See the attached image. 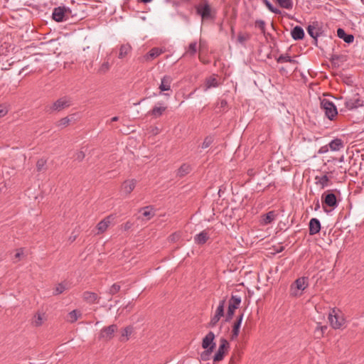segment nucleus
Masks as SVG:
<instances>
[{
    "mask_svg": "<svg viewBox=\"0 0 364 364\" xmlns=\"http://www.w3.org/2000/svg\"><path fill=\"white\" fill-rule=\"evenodd\" d=\"M209 238L210 237L208 232L203 230L194 237V241L197 245H202L206 243Z\"/></svg>",
    "mask_w": 364,
    "mask_h": 364,
    "instance_id": "obj_20",
    "label": "nucleus"
},
{
    "mask_svg": "<svg viewBox=\"0 0 364 364\" xmlns=\"http://www.w3.org/2000/svg\"><path fill=\"white\" fill-rule=\"evenodd\" d=\"M166 109H167V107L154 106L153 107V109L151 111H149V114L150 115H151L152 117L157 118V117H161L164 114V112L166 110Z\"/></svg>",
    "mask_w": 364,
    "mask_h": 364,
    "instance_id": "obj_26",
    "label": "nucleus"
},
{
    "mask_svg": "<svg viewBox=\"0 0 364 364\" xmlns=\"http://www.w3.org/2000/svg\"><path fill=\"white\" fill-rule=\"evenodd\" d=\"M46 164V161L43 159H40L37 161L36 163V169L38 172H41L43 170H45V166Z\"/></svg>",
    "mask_w": 364,
    "mask_h": 364,
    "instance_id": "obj_43",
    "label": "nucleus"
},
{
    "mask_svg": "<svg viewBox=\"0 0 364 364\" xmlns=\"http://www.w3.org/2000/svg\"><path fill=\"white\" fill-rule=\"evenodd\" d=\"M215 336L213 331H209L208 334L202 339L201 346L203 349L214 350L216 347L215 342Z\"/></svg>",
    "mask_w": 364,
    "mask_h": 364,
    "instance_id": "obj_9",
    "label": "nucleus"
},
{
    "mask_svg": "<svg viewBox=\"0 0 364 364\" xmlns=\"http://www.w3.org/2000/svg\"><path fill=\"white\" fill-rule=\"evenodd\" d=\"M356 97H353L350 99L347 100L345 102V107L348 109H353L355 108H358L359 107H361L363 105V102L361 100L358 96V94H356Z\"/></svg>",
    "mask_w": 364,
    "mask_h": 364,
    "instance_id": "obj_13",
    "label": "nucleus"
},
{
    "mask_svg": "<svg viewBox=\"0 0 364 364\" xmlns=\"http://www.w3.org/2000/svg\"><path fill=\"white\" fill-rule=\"evenodd\" d=\"M230 343L228 341L224 338H220L218 349L213 355V361L218 363L223 360L228 353Z\"/></svg>",
    "mask_w": 364,
    "mask_h": 364,
    "instance_id": "obj_6",
    "label": "nucleus"
},
{
    "mask_svg": "<svg viewBox=\"0 0 364 364\" xmlns=\"http://www.w3.org/2000/svg\"><path fill=\"white\" fill-rule=\"evenodd\" d=\"M70 122V119L68 117H63L56 122V126L65 127L69 125Z\"/></svg>",
    "mask_w": 364,
    "mask_h": 364,
    "instance_id": "obj_44",
    "label": "nucleus"
},
{
    "mask_svg": "<svg viewBox=\"0 0 364 364\" xmlns=\"http://www.w3.org/2000/svg\"><path fill=\"white\" fill-rule=\"evenodd\" d=\"M241 304V298L240 296H236V295H232L230 299L228 301V311L225 315V322H230L234 315L235 311L236 309H237Z\"/></svg>",
    "mask_w": 364,
    "mask_h": 364,
    "instance_id": "obj_5",
    "label": "nucleus"
},
{
    "mask_svg": "<svg viewBox=\"0 0 364 364\" xmlns=\"http://www.w3.org/2000/svg\"><path fill=\"white\" fill-rule=\"evenodd\" d=\"M191 171V167L187 164H183L178 169L177 176L179 177H183L188 174Z\"/></svg>",
    "mask_w": 364,
    "mask_h": 364,
    "instance_id": "obj_28",
    "label": "nucleus"
},
{
    "mask_svg": "<svg viewBox=\"0 0 364 364\" xmlns=\"http://www.w3.org/2000/svg\"><path fill=\"white\" fill-rule=\"evenodd\" d=\"M162 53V50L159 48H151L146 55H144L141 58L144 61L151 60L158 56H159Z\"/></svg>",
    "mask_w": 364,
    "mask_h": 364,
    "instance_id": "obj_19",
    "label": "nucleus"
},
{
    "mask_svg": "<svg viewBox=\"0 0 364 364\" xmlns=\"http://www.w3.org/2000/svg\"><path fill=\"white\" fill-rule=\"evenodd\" d=\"M196 14L199 15L203 21H215L217 11L213 8L208 1H200L195 6Z\"/></svg>",
    "mask_w": 364,
    "mask_h": 364,
    "instance_id": "obj_3",
    "label": "nucleus"
},
{
    "mask_svg": "<svg viewBox=\"0 0 364 364\" xmlns=\"http://www.w3.org/2000/svg\"><path fill=\"white\" fill-rule=\"evenodd\" d=\"M171 82L172 77L170 75H164L159 87L161 92L170 90Z\"/></svg>",
    "mask_w": 364,
    "mask_h": 364,
    "instance_id": "obj_22",
    "label": "nucleus"
},
{
    "mask_svg": "<svg viewBox=\"0 0 364 364\" xmlns=\"http://www.w3.org/2000/svg\"><path fill=\"white\" fill-rule=\"evenodd\" d=\"M213 141H214V136H211V135L207 136L204 139L203 142L202 143L201 148L202 149H206V148L209 147L212 144Z\"/></svg>",
    "mask_w": 364,
    "mask_h": 364,
    "instance_id": "obj_37",
    "label": "nucleus"
},
{
    "mask_svg": "<svg viewBox=\"0 0 364 364\" xmlns=\"http://www.w3.org/2000/svg\"><path fill=\"white\" fill-rule=\"evenodd\" d=\"M68 315H69L70 323H74L77 320L78 317L81 316L82 314L80 311H78L77 309H74V310L71 311L68 314Z\"/></svg>",
    "mask_w": 364,
    "mask_h": 364,
    "instance_id": "obj_35",
    "label": "nucleus"
},
{
    "mask_svg": "<svg viewBox=\"0 0 364 364\" xmlns=\"http://www.w3.org/2000/svg\"><path fill=\"white\" fill-rule=\"evenodd\" d=\"M225 304V299H224L220 301L219 305L215 311V314L223 317L224 316Z\"/></svg>",
    "mask_w": 364,
    "mask_h": 364,
    "instance_id": "obj_36",
    "label": "nucleus"
},
{
    "mask_svg": "<svg viewBox=\"0 0 364 364\" xmlns=\"http://www.w3.org/2000/svg\"><path fill=\"white\" fill-rule=\"evenodd\" d=\"M289 55L288 54L286 55H280L278 58H277V63H288L289 60Z\"/></svg>",
    "mask_w": 364,
    "mask_h": 364,
    "instance_id": "obj_49",
    "label": "nucleus"
},
{
    "mask_svg": "<svg viewBox=\"0 0 364 364\" xmlns=\"http://www.w3.org/2000/svg\"><path fill=\"white\" fill-rule=\"evenodd\" d=\"M318 26V21H314L312 24L309 25L306 27V31L309 35L313 38L315 37H318V33H316L315 28Z\"/></svg>",
    "mask_w": 364,
    "mask_h": 364,
    "instance_id": "obj_33",
    "label": "nucleus"
},
{
    "mask_svg": "<svg viewBox=\"0 0 364 364\" xmlns=\"http://www.w3.org/2000/svg\"><path fill=\"white\" fill-rule=\"evenodd\" d=\"M255 26L258 27L263 34H265V22L263 20H257L255 21Z\"/></svg>",
    "mask_w": 364,
    "mask_h": 364,
    "instance_id": "obj_48",
    "label": "nucleus"
},
{
    "mask_svg": "<svg viewBox=\"0 0 364 364\" xmlns=\"http://www.w3.org/2000/svg\"><path fill=\"white\" fill-rule=\"evenodd\" d=\"M120 289L121 286L119 284V283H114L110 287L108 291V294L112 296L114 295L120 291Z\"/></svg>",
    "mask_w": 364,
    "mask_h": 364,
    "instance_id": "obj_39",
    "label": "nucleus"
},
{
    "mask_svg": "<svg viewBox=\"0 0 364 364\" xmlns=\"http://www.w3.org/2000/svg\"><path fill=\"white\" fill-rule=\"evenodd\" d=\"M263 2L265 4L266 6L270 11H272L276 14H282V11L279 9L274 7L272 5V4H271L270 1H263Z\"/></svg>",
    "mask_w": 364,
    "mask_h": 364,
    "instance_id": "obj_42",
    "label": "nucleus"
},
{
    "mask_svg": "<svg viewBox=\"0 0 364 364\" xmlns=\"http://www.w3.org/2000/svg\"><path fill=\"white\" fill-rule=\"evenodd\" d=\"M257 172L258 171L255 170V168H249L247 171V173L250 178H252L257 174Z\"/></svg>",
    "mask_w": 364,
    "mask_h": 364,
    "instance_id": "obj_54",
    "label": "nucleus"
},
{
    "mask_svg": "<svg viewBox=\"0 0 364 364\" xmlns=\"http://www.w3.org/2000/svg\"><path fill=\"white\" fill-rule=\"evenodd\" d=\"M205 350L203 351L201 353H200V359L202 360H204V361H206V360H208L210 358V355L211 354L213 353V352L214 350H209V349H204Z\"/></svg>",
    "mask_w": 364,
    "mask_h": 364,
    "instance_id": "obj_40",
    "label": "nucleus"
},
{
    "mask_svg": "<svg viewBox=\"0 0 364 364\" xmlns=\"http://www.w3.org/2000/svg\"><path fill=\"white\" fill-rule=\"evenodd\" d=\"M315 179L316 181V183L321 185V188L326 187L328 185V182L330 181L327 175H323L322 176H316Z\"/></svg>",
    "mask_w": 364,
    "mask_h": 364,
    "instance_id": "obj_31",
    "label": "nucleus"
},
{
    "mask_svg": "<svg viewBox=\"0 0 364 364\" xmlns=\"http://www.w3.org/2000/svg\"><path fill=\"white\" fill-rule=\"evenodd\" d=\"M288 63H293V64H297L298 62L294 59L291 58V57H289V60H288Z\"/></svg>",
    "mask_w": 364,
    "mask_h": 364,
    "instance_id": "obj_64",
    "label": "nucleus"
},
{
    "mask_svg": "<svg viewBox=\"0 0 364 364\" xmlns=\"http://www.w3.org/2000/svg\"><path fill=\"white\" fill-rule=\"evenodd\" d=\"M242 318H243V313H242L240 315H239L236 320L235 321V322H238L240 323V324L242 323Z\"/></svg>",
    "mask_w": 364,
    "mask_h": 364,
    "instance_id": "obj_62",
    "label": "nucleus"
},
{
    "mask_svg": "<svg viewBox=\"0 0 364 364\" xmlns=\"http://www.w3.org/2000/svg\"><path fill=\"white\" fill-rule=\"evenodd\" d=\"M277 214L274 210H271L261 216L260 223L263 225L272 223L276 218Z\"/></svg>",
    "mask_w": 364,
    "mask_h": 364,
    "instance_id": "obj_18",
    "label": "nucleus"
},
{
    "mask_svg": "<svg viewBox=\"0 0 364 364\" xmlns=\"http://www.w3.org/2000/svg\"><path fill=\"white\" fill-rule=\"evenodd\" d=\"M131 50L132 46L129 43L122 44L119 48L118 58L119 59L125 58Z\"/></svg>",
    "mask_w": 364,
    "mask_h": 364,
    "instance_id": "obj_24",
    "label": "nucleus"
},
{
    "mask_svg": "<svg viewBox=\"0 0 364 364\" xmlns=\"http://www.w3.org/2000/svg\"><path fill=\"white\" fill-rule=\"evenodd\" d=\"M308 277H302L296 279L291 285V294L297 296L298 290H304L308 287Z\"/></svg>",
    "mask_w": 364,
    "mask_h": 364,
    "instance_id": "obj_8",
    "label": "nucleus"
},
{
    "mask_svg": "<svg viewBox=\"0 0 364 364\" xmlns=\"http://www.w3.org/2000/svg\"><path fill=\"white\" fill-rule=\"evenodd\" d=\"M321 225L320 221L315 218L310 220L309 223V232L310 235L318 234L321 231Z\"/></svg>",
    "mask_w": 364,
    "mask_h": 364,
    "instance_id": "obj_14",
    "label": "nucleus"
},
{
    "mask_svg": "<svg viewBox=\"0 0 364 364\" xmlns=\"http://www.w3.org/2000/svg\"><path fill=\"white\" fill-rule=\"evenodd\" d=\"M251 38V35L248 33H243L240 32L237 36V42L242 44V46H245V43L249 41Z\"/></svg>",
    "mask_w": 364,
    "mask_h": 364,
    "instance_id": "obj_34",
    "label": "nucleus"
},
{
    "mask_svg": "<svg viewBox=\"0 0 364 364\" xmlns=\"http://www.w3.org/2000/svg\"><path fill=\"white\" fill-rule=\"evenodd\" d=\"M218 105H220V107H219L220 108V110H219L220 112L224 111V109L228 107V102H227L226 100H224V99L221 100L218 102Z\"/></svg>",
    "mask_w": 364,
    "mask_h": 364,
    "instance_id": "obj_51",
    "label": "nucleus"
},
{
    "mask_svg": "<svg viewBox=\"0 0 364 364\" xmlns=\"http://www.w3.org/2000/svg\"><path fill=\"white\" fill-rule=\"evenodd\" d=\"M133 330L134 328L132 326L125 327L122 331L120 341H127L128 340V336L132 333Z\"/></svg>",
    "mask_w": 364,
    "mask_h": 364,
    "instance_id": "obj_30",
    "label": "nucleus"
},
{
    "mask_svg": "<svg viewBox=\"0 0 364 364\" xmlns=\"http://www.w3.org/2000/svg\"><path fill=\"white\" fill-rule=\"evenodd\" d=\"M314 204H315L314 210H315L316 211L320 209V203H319L318 199H316V200L314 201Z\"/></svg>",
    "mask_w": 364,
    "mask_h": 364,
    "instance_id": "obj_61",
    "label": "nucleus"
},
{
    "mask_svg": "<svg viewBox=\"0 0 364 364\" xmlns=\"http://www.w3.org/2000/svg\"><path fill=\"white\" fill-rule=\"evenodd\" d=\"M291 36L294 41H301L304 38L305 33L302 27L296 26L291 29Z\"/></svg>",
    "mask_w": 364,
    "mask_h": 364,
    "instance_id": "obj_17",
    "label": "nucleus"
},
{
    "mask_svg": "<svg viewBox=\"0 0 364 364\" xmlns=\"http://www.w3.org/2000/svg\"><path fill=\"white\" fill-rule=\"evenodd\" d=\"M178 237V235L176 234V233H173L172 235H171L169 236V240L171 241V242H174L176 241V240Z\"/></svg>",
    "mask_w": 364,
    "mask_h": 364,
    "instance_id": "obj_59",
    "label": "nucleus"
},
{
    "mask_svg": "<svg viewBox=\"0 0 364 364\" xmlns=\"http://www.w3.org/2000/svg\"><path fill=\"white\" fill-rule=\"evenodd\" d=\"M328 148H329L328 145H326V146H321L320 148V149L318 150V154L326 153L328 151Z\"/></svg>",
    "mask_w": 364,
    "mask_h": 364,
    "instance_id": "obj_58",
    "label": "nucleus"
},
{
    "mask_svg": "<svg viewBox=\"0 0 364 364\" xmlns=\"http://www.w3.org/2000/svg\"><path fill=\"white\" fill-rule=\"evenodd\" d=\"M8 113L7 107L5 105H0V118Z\"/></svg>",
    "mask_w": 364,
    "mask_h": 364,
    "instance_id": "obj_52",
    "label": "nucleus"
},
{
    "mask_svg": "<svg viewBox=\"0 0 364 364\" xmlns=\"http://www.w3.org/2000/svg\"><path fill=\"white\" fill-rule=\"evenodd\" d=\"M44 314H41L40 313H38L36 314L34 317H33V323L36 326H40L42 325L43 323V317Z\"/></svg>",
    "mask_w": 364,
    "mask_h": 364,
    "instance_id": "obj_38",
    "label": "nucleus"
},
{
    "mask_svg": "<svg viewBox=\"0 0 364 364\" xmlns=\"http://www.w3.org/2000/svg\"><path fill=\"white\" fill-rule=\"evenodd\" d=\"M337 36L348 44L353 43L355 39L353 34L346 33L345 30L342 28H338L337 29Z\"/></svg>",
    "mask_w": 364,
    "mask_h": 364,
    "instance_id": "obj_15",
    "label": "nucleus"
},
{
    "mask_svg": "<svg viewBox=\"0 0 364 364\" xmlns=\"http://www.w3.org/2000/svg\"><path fill=\"white\" fill-rule=\"evenodd\" d=\"M328 320L332 327L335 329L341 328L345 323V319L336 313L335 310H333L332 313L329 314Z\"/></svg>",
    "mask_w": 364,
    "mask_h": 364,
    "instance_id": "obj_11",
    "label": "nucleus"
},
{
    "mask_svg": "<svg viewBox=\"0 0 364 364\" xmlns=\"http://www.w3.org/2000/svg\"><path fill=\"white\" fill-rule=\"evenodd\" d=\"M316 33H318V37L322 36L323 33V30L322 29V27L320 26L319 23L318 22V26H316V28H315Z\"/></svg>",
    "mask_w": 364,
    "mask_h": 364,
    "instance_id": "obj_57",
    "label": "nucleus"
},
{
    "mask_svg": "<svg viewBox=\"0 0 364 364\" xmlns=\"http://www.w3.org/2000/svg\"><path fill=\"white\" fill-rule=\"evenodd\" d=\"M112 215H109L107 217H106L105 219H103L102 220H101L97 225V230L99 231V233H102L104 232L105 231H106V230L107 229L110 222H111V218H112Z\"/></svg>",
    "mask_w": 364,
    "mask_h": 364,
    "instance_id": "obj_23",
    "label": "nucleus"
},
{
    "mask_svg": "<svg viewBox=\"0 0 364 364\" xmlns=\"http://www.w3.org/2000/svg\"><path fill=\"white\" fill-rule=\"evenodd\" d=\"M313 39H314L313 43L316 46L318 47L321 50H323L322 47L321 46H318V37L313 38Z\"/></svg>",
    "mask_w": 364,
    "mask_h": 364,
    "instance_id": "obj_63",
    "label": "nucleus"
},
{
    "mask_svg": "<svg viewBox=\"0 0 364 364\" xmlns=\"http://www.w3.org/2000/svg\"><path fill=\"white\" fill-rule=\"evenodd\" d=\"M241 324L238 322L233 323V325L232 326V332L230 335V339L232 341L236 339L240 333V329Z\"/></svg>",
    "mask_w": 364,
    "mask_h": 364,
    "instance_id": "obj_32",
    "label": "nucleus"
},
{
    "mask_svg": "<svg viewBox=\"0 0 364 364\" xmlns=\"http://www.w3.org/2000/svg\"><path fill=\"white\" fill-rule=\"evenodd\" d=\"M109 63L107 62L102 63L100 69V71L105 73L109 69Z\"/></svg>",
    "mask_w": 364,
    "mask_h": 364,
    "instance_id": "obj_56",
    "label": "nucleus"
},
{
    "mask_svg": "<svg viewBox=\"0 0 364 364\" xmlns=\"http://www.w3.org/2000/svg\"><path fill=\"white\" fill-rule=\"evenodd\" d=\"M23 250L22 248H20L17 250V252L15 254L14 257L16 259H18V260H20L21 257L23 255Z\"/></svg>",
    "mask_w": 364,
    "mask_h": 364,
    "instance_id": "obj_55",
    "label": "nucleus"
},
{
    "mask_svg": "<svg viewBox=\"0 0 364 364\" xmlns=\"http://www.w3.org/2000/svg\"><path fill=\"white\" fill-rule=\"evenodd\" d=\"M197 52V43L192 42L189 44L188 46V53L191 55H194Z\"/></svg>",
    "mask_w": 364,
    "mask_h": 364,
    "instance_id": "obj_46",
    "label": "nucleus"
},
{
    "mask_svg": "<svg viewBox=\"0 0 364 364\" xmlns=\"http://www.w3.org/2000/svg\"><path fill=\"white\" fill-rule=\"evenodd\" d=\"M321 108L324 111L326 117L329 120H334L335 117L338 115L336 106L329 100H321Z\"/></svg>",
    "mask_w": 364,
    "mask_h": 364,
    "instance_id": "obj_4",
    "label": "nucleus"
},
{
    "mask_svg": "<svg viewBox=\"0 0 364 364\" xmlns=\"http://www.w3.org/2000/svg\"><path fill=\"white\" fill-rule=\"evenodd\" d=\"M82 15L73 11L70 8L65 6H60L53 9L52 19L55 22L60 23L67 21L69 17L78 16L82 19Z\"/></svg>",
    "mask_w": 364,
    "mask_h": 364,
    "instance_id": "obj_2",
    "label": "nucleus"
},
{
    "mask_svg": "<svg viewBox=\"0 0 364 364\" xmlns=\"http://www.w3.org/2000/svg\"><path fill=\"white\" fill-rule=\"evenodd\" d=\"M82 298L85 302L90 304L98 303L100 299L96 293L88 291L83 293Z\"/></svg>",
    "mask_w": 364,
    "mask_h": 364,
    "instance_id": "obj_16",
    "label": "nucleus"
},
{
    "mask_svg": "<svg viewBox=\"0 0 364 364\" xmlns=\"http://www.w3.org/2000/svg\"><path fill=\"white\" fill-rule=\"evenodd\" d=\"M71 105V102L66 97H61L56 100L51 106H46V112L52 113L54 111L60 112Z\"/></svg>",
    "mask_w": 364,
    "mask_h": 364,
    "instance_id": "obj_7",
    "label": "nucleus"
},
{
    "mask_svg": "<svg viewBox=\"0 0 364 364\" xmlns=\"http://www.w3.org/2000/svg\"><path fill=\"white\" fill-rule=\"evenodd\" d=\"M282 8L291 9L293 7V1H277Z\"/></svg>",
    "mask_w": 364,
    "mask_h": 364,
    "instance_id": "obj_47",
    "label": "nucleus"
},
{
    "mask_svg": "<svg viewBox=\"0 0 364 364\" xmlns=\"http://www.w3.org/2000/svg\"><path fill=\"white\" fill-rule=\"evenodd\" d=\"M85 154L82 151H77L74 156L75 160H77L78 161H82L85 159Z\"/></svg>",
    "mask_w": 364,
    "mask_h": 364,
    "instance_id": "obj_50",
    "label": "nucleus"
},
{
    "mask_svg": "<svg viewBox=\"0 0 364 364\" xmlns=\"http://www.w3.org/2000/svg\"><path fill=\"white\" fill-rule=\"evenodd\" d=\"M154 208L151 205L146 206L144 208H141L139 210V212L142 213V215L146 218V219H150L152 217L154 216L155 213L153 211Z\"/></svg>",
    "mask_w": 364,
    "mask_h": 364,
    "instance_id": "obj_27",
    "label": "nucleus"
},
{
    "mask_svg": "<svg viewBox=\"0 0 364 364\" xmlns=\"http://www.w3.org/2000/svg\"><path fill=\"white\" fill-rule=\"evenodd\" d=\"M328 145L331 151H339L344 146L343 140L338 138L332 140Z\"/></svg>",
    "mask_w": 364,
    "mask_h": 364,
    "instance_id": "obj_25",
    "label": "nucleus"
},
{
    "mask_svg": "<svg viewBox=\"0 0 364 364\" xmlns=\"http://www.w3.org/2000/svg\"><path fill=\"white\" fill-rule=\"evenodd\" d=\"M132 226V223H130V222H127L125 224H124V230H128L129 229H130Z\"/></svg>",
    "mask_w": 364,
    "mask_h": 364,
    "instance_id": "obj_60",
    "label": "nucleus"
},
{
    "mask_svg": "<svg viewBox=\"0 0 364 364\" xmlns=\"http://www.w3.org/2000/svg\"><path fill=\"white\" fill-rule=\"evenodd\" d=\"M136 179L124 181L121 186V191L126 196L130 194L136 187Z\"/></svg>",
    "mask_w": 364,
    "mask_h": 364,
    "instance_id": "obj_12",
    "label": "nucleus"
},
{
    "mask_svg": "<svg viewBox=\"0 0 364 364\" xmlns=\"http://www.w3.org/2000/svg\"><path fill=\"white\" fill-rule=\"evenodd\" d=\"M240 353L238 350L233 352L230 360V364H234L235 363L239 361L240 360Z\"/></svg>",
    "mask_w": 364,
    "mask_h": 364,
    "instance_id": "obj_45",
    "label": "nucleus"
},
{
    "mask_svg": "<svg viewBox=\"0 0 364 364\" xmlns=\"http://www.w3.org/2000/svg\"><path fill=\"white\" fill-rule=\"evenodd\" d=\"M68 289V283L65 282H63L57 284V286L54 289L53 294L54 296H57L63 293Z\"/></svg>",
    "mask_w": 364,
    "mask_h": 364,
    "instance_id": "obj_29",
    "label": "nucleus"
},
{
    "mask_svg": "<svg viewBox=\"0 0 364 364\" xmlns=\"http://www.w3.org/2000/svg\"><path fill=\"white\" fill-rule=\"evenodd\" d=\"M341 195L340 191L337 189L327 190L321 196L322 207L326 213H329L338 207L340 200L338 198Z\"/></svg>",
    "mask_w": 364,
    "mask_h": 364,
    "instance_id": "obj_1",
    "label": "nucleus"
},
{
    "mask_svg": "<svg viewBox=\"0 0 364 364\" xmlns=\"http://www.w3.org/2000/svg\"><path fill=\"white\" fill-rule=\"evenodd\" d=\"M219 85V82L215 76H210L205 80L203 85V90L207 91L211 87H217Z\"/></svg>",
    "mask_w": 364,
    "mask_h": 364,
    "instance_id": "obj_21",
    "label": "nucleus"
},
{
    "mask_svg": "<svg viewBox=\"0 0 364 364\" xmlns=\"http://www.w3.org/2000/svg\"><path fill=\"white\" fill-rule=\"evenodd\" d=\"M342 58L343 55L332 54L329 60L332 63V64H335L336 60H340Z\"/></svg>",
    "mask_w": 364,
    "mask_h": 364,
    "instance_id": "obj_53",
    "label": "nucleus"
},
{
    "mask_svg": "<svg viewBox=\"0 0 364 364\" xmlns=\"http://www.w3.org/2000/svg\"><path fill=\"white\" fill-rule=\"evenodd\" d=\"M221 316L215 314L210 319V322L208 323V328H213L216 326L217 323L220 321Z\"/></svg>",
    "mask_w": 364,
    "mask_h": 364,
    "instance_id": "obj_41",
    "label": "nucleus"
},
{
    "mask_svg": "<svg viewBox=\"0 0 364 364\" xmlns=\"http://www.w3.org/2000/svg\"><path fill=\"white\" fill-rule=\"evenodd\" d=\"M117 330V326L116 324H112L109 326L104 327L100 333V338L105 341H109L114 337V333Z\"/></svg>",
    "mask_w": 364,
    "mask_h": 364,
    "instance_id": "obj_10",
    "label": "nucleus"
}]
</instances>
